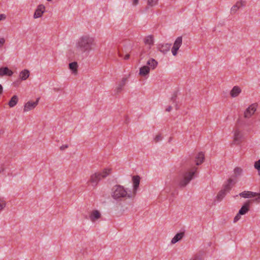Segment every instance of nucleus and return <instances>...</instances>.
<instances>
[{"label": "nucleus", "mask_w": 260, "mask_h": 260, "mask_svg": "<svg viewBox=\"0 0 260 260\" xmlns=\"http://www.w3.org/2000/svg\"><path fill=\"white\" fill-rule=\"evenodd\" d=\"M241 214H239V213H238L236 215V216L235 217L234 219V222H236L237 221H238L241 218Z\"/></svg>", "instance_id": "obj_34"}, {"label": "nucleus", "mask_w": 260, "mask_h": 260, "mask_svg": "<svg viewBox=\"0 0 260 260\" xmlns=\"http://www.w3.org/2000/svg\"><path fill=\"white\" fill-rule=\"evenodd\" d=\"M29 76V72L27 70H24L20 73V77L22 80H26Z\"/></svg>", "instance_id": "obj_25"}, {"label": "nucleus", "mask_w": 260, "mask_h": 260, "mask_svg": "<svg viewBox=\"0 0 260 260\" xmlns=\"http://www.w3.org/2000/svg\"><path fill=\"white\" fill-rule=\"evenodd\" d=\"M129 51V49H122V50L120 49L118 50V55L120 57H122L123 56L124 53H128Z\"/></svg>", "instance_id": "obj_31"}, {"label": "nucleus", "mask_w": 260, "mask_h": 260, "mask_svg": "<svg viewBox=\"0 0 260 260\" xmlns=\"http://www.w3.org/2000/svg\"><path fill=\"white\" fill-rule=\"evenodd\" d=\"M258 196H260V193H258Z\"/></svg>", "instance_id": "obj_47"}, {"label": "nucleus", "mask_w": 260, "mask_h": 260, "mask_svg": "<svg viewBox=\"0 0 260 260\" xmlns=\"http://www.w3.org/2000/svg\"><path fill=\"white\" fill-rule=\"evenodd\" d=\"M144 43L145 44L149 45L150 46L153 44V37L151 35L146 37L144 39Z\"/></svg>", "instance_id": "obj_28"}, {"label": "nucleus", "mask_w": 260, "mask_h": 260, "mask_svg": "<svg viewBox=\"0 0 260 260\" xmlns=\"http://www.w3.org/2000/svg\"><path fill=\"white\" fill-rule=\"evenodd\" d=\"M147 64L149 66L150 69H154L157 65V62L155 59L151 58L147 61Z\"/></svg>", "instance_id": "obj_24"}, {"label": "nucleus", "mask_w": 260, "mask_h": 260, "mask_svg": "<svg viewBox=\"0 0 260 260\" xmlns=\"http://www.w3.org/2000/svg\"><path fill=\"white\" fill-rule=\"evenodd\" d=\"M95 43L94 39L89 36H84L81 37L76 44V54L87 56L91 51Z\"/></svg>", "instance_id": "obj_1"}, {"label": "nucleus", "mask_w": 260, "mask_h": 260, "mask_svg": "<svg viewBox=\"0 0 260 260\" xmlns=\"http://www.w3.org/2000/svg\"><path fill=\"white\" fill-rule=\"evenodd\" d=\"M68 147V145H63L60 147V149L61 150H63L64 149H65L66 148H67Z\"/></svg>", "instance_id": "obj_38"}, {"label": "nucleus", "mask_w": 260, "mask_h": 260, "mask_svg": "<svg viewBox=\"0 0 260 260\" xmlns=\"http://www.w3.org/2000/svg\"><path fill=\"white\" fill-rule=\"evenodd\" d=\"M257 197L254 200H253V201L256 202L257 203L260 202V196H257Z\"/></svg>", "instance_id": "obj_39"}, {"label": "nucleus", "mask_w": 260, "mask_h": 260, "mask_svg": "<svg viewBox=\"0 0 260 260\" xmlns=\"http://www.w3.org/2000/svg\"><path fill=\"white\" fill-rule=\"evenodd\" d=\"M13 72L9 69L8 67H2L0 68V77L4 76H11Z\"/></svg>", "instance_id": "obj_13"}, {"label": "nucleus", "mask_w": 260, "mask_h": 260, "mask_svg": "<svg viewBox=\"0 0 260 260\" xmlns=\"http://www.w3.org/2000/svg\"><path fill=\"white\" fill-rule=\"evenodd\" d=\"M239 196L244 198H250L258 196V193L249 191H244L241 192L239 194Z\"/></svg>", "instance_id": "obj_14"}, {"label": "nucleus", "mask_w": 260, "mask_h": 260, "mask_svg": "<svg viewBox=\"0 0 260 260\" xmlns=\"http://www.w3.org/2000/svg\"><path fill=\"white\" fill-rule=\"evenodd\" d=\"M138 3V0H133V4L134 5H136Z\"/></svg>", "instance_id": "obj_42"}, {"label": "nucleus", "mask_w": 260, "mask_h": 260, "mask_svg": "<svg viewBox=\"0 0 260 260\" xmlns=\"http://www.w3.org/2000/svg\"><path fill=\"white\" fill-rule=\"evenodd\" d=\"M45 7L43 5H40L38 6L34 15V18L37 19L41 17L44 12Z\"/></svg>", "instance_id": "obj_9"}, {"label": "nucleus", "mask_w": 260, "mask_h": 260, "mask_svg": "<svg viewBox=\"0 0 260 260\" xmlns=\"http://www.w3.org/2000/svg\"><path fill=\"white\" fill-rule=\"evenodd\" d=\"M241 92L240 88L238 86H234L230 92V94L232 97L235 98Z\"/></svg>", "instance_id": "obj_18"}, {"label": "nucleus", "mask_w": 260, "mask_h": 260, "mask_svg": "<svg viewBox=\"0 0 260 260\" xmlns=\"http://www.w3.org/2000/svg\"><path fill=\"white\" fill-rule=\"evenodd\" d=\"M203 252H200L189 260H203Z\"/></svg>", "instance_id": "obj_29"}, {"label": "nucleus", "mask_w": 260, "mask_h": 260, "mask_svg": "<svg viewBox=\"0 0 260 260\" xmlns=\"http://www.w3.org/2000/svg\"><path fill=\"white\" fill-rule=\"evenodd\" d=\"M3 87L1 84H0V94L3 92Z\"/></svg>", "instance_id": "obj_45"}, {"label": "nucleus", "mask_w": 260, "mask_h": 260, "mask_svg": "<svg viewBox=\"0 0 260 260\" xmlns=\"http://www.w3.org/2000/svg\"><path fill=\"white\" fill-rule=\"evenodd\" d=\"M234 142L236 144H239L242 138V134L238 129H236L234 132Z\"/></svg>", "instance_id": "obj_15"}, {"label": "nucleus", "mask_w": 260, "mask_h": 260, "mask_svg": "<svg viewBox=\"0 0 260 260\" xmlns=\"http://www.w3.org/2000/svg\"><path fill=\"white\" fill-rule=\"evenodd\" d=\"M4 168H2V169H0V173L1 172V171H4Z\"/></svg>", "instance_id": "obj_46"}, {"label": "nucleus", "mask_w": 260, "mask_h": 260, "mask_svg": "<svg viewBox=\"0 0 260 260\" xmlns=\"http://www.w3.org/2000/svg\"><path fill=\"white\" fill-rule=\"evenodd\" d=\"M78 67V64L76 62H73L69 64V68L72 71L73 73L75 74L77 73V68Z\"/></svg>", "instance_id": "obj_27"}, {"label": "nucleus", "mask_w": 260, "mask_h": 260, "mask_svg": "<svg viewBox=\"0 0 260 260\" xmlns=\"http://www.w3.org/2000/svg\"><path fill=\"white\" fill-rule=\"evenodd\" d=\"M100 217L101 214L98 210L92 211L89 215V218L92 222L95 221L96 220L100 218Z\"/></svg>", "instance_id": "obj_16"}, {"label": "nucleus", "mask_w": 260, "mask_h": 260, "mask_svg": "<svg viewBox=\"0 0 260 260\" xmlns=\"http://www.w3.org/2000/svg\"><path fill=\"white\" fill-rule=\"evenodd\" d=\"M129 55L128 53H127L124 56V59H125V60H127V59H128L129 58Z\"/></svg>", "instance_id": "obj_41"}, {"label": "nucleus", "mask_w": 260, "mask_h": 260, "mask_svg": "<svg viewBox=\"0 0 260 260\" xmlns=\"http://www.w3.org/2000/svg\"><path fill=\"white\" fill-rule=\"evenodd\" d=\"M6 18V16L5 14H0V21Z\"/></svg>", "instance_id": "obj_40"}, {"label": "nucleus", "mask_w": 260, "mask_h": 260, "mask_svg": "<svg viewBox=\"0 0 260 260\" xmlns=\"http://www.w3.org/2000/svg\"><path fill=\"white\" fill-rule=\"evenodd\" d=\"M254 168L258 171H260V159L255 162Z\"/></svg>", "instance_id": "obj_32"}, {"label": "nucleus", "mask_w": 260, "mask_h": 260, "mask_svg": "<svg viewBox=\"0 0 260 260\" xmlns=\"http://www.w3.org/2000/svg\"><path fill=\"white\" fill-rule=\"evenodd\" d=\"M236 183L233 179H229L228 181V183L224 186V189L220 190L216 196L217 200L218 201H221L222 199L225 197L227 192L231 189L233 185Z\"/></svg>", "instance_id": "obj_5"}, {"label": "nucleus", "mask_w": 260, "mask_h": 260, "mask_svg": "<svg viewBox=\"0 0 260 260\" xmlns=\"http://www.w3.org/2000/svg\"><path fill=\"white\" fill-rule=\"evenodd\" d=\"M257 106V104L255 103L251 105L247 108L244 112V117L246 118L250 117L256 111Z\"/></svg>", "instance_id": "obj_6"}, {"label": "nucleus", "mask_w": 260, "mask_h": 260, "mask_svg": "<svg viewBox=\"0 0 260 260\" xmlns=\"http://www.w3.org/2000/svg\"><path fill=\"white\" fill-rule=\"evenodd\" d=\"M176 94H174L171 98V100L173 101H174L175 100V99L176 98Z\"/></svg>", "instance_id": "obj_44"}, {"label": "nucleus", "mask_w": 260, "mask_h": 260, "mask_svg": "<svg viewBox=\"0 0 260 260\" xmlns=\"http://www.w3.org/2000/svg\"><path fill=\"white\" fill-rule=\"evenodd\" d=\"M243 170L241 168L237 167L234 170L233 177L235 178L239 177L242 175Z\"/></svg>", "instance_id": "obj_26"}, {"label": "nucleus", "mask_w": 260, "mask_h": 260, "mask_svg": "<svg viewBox=\"0 0 260 260\" xmlns=\"http://www.w3.org/2000/svg\"><path fill=\"white\" fill-rule=\"evenodd\" d=\"M171 110H172V107H171V106H169V107L166 109V111H167V112H170Z\"/></svg>", "instance_id": "obj_43"}, {"label": "nucleus", "mask_w": 260, "mask_h": 260, "mask_svg": "<svg viewBox=\"0 0 260 260\" xmlns=\"http://www.w3.org/2000/svg\"><path fill=\"white\" fill-rule=\"evenodd\" d=\"M243 6H244V4L242 2H237L232 7L231 9V12L232 13H235L237 10Z\"/></svg>", "instance_id": "obj_22"}, {"label": "nucleus", "mask_w": 260, "mask_h": 260, "mask_svg": "<svg viewBox=\"0 0 260 260\" xmlns=\"http://www.w3.org/2000/svg\"><path fill=\"white\" fill-rule=\"evenodd\" d=\"M251 203V201L248 200L246 202L244 205L241 208V209L239 211V214L244 215L249 210V207Z\"/></svg>", "instance_id": "obj_11"}, {"label": "nucleus", "mask_w": 260, "mask_h": 260, "mask_svg": "<svg viewBox=\"0 0 260 260\" xmlns=\"http://www.w3.org/2000/svg\"><path fill=\"white\" fill-rule=\"evenodd\" d=\"M204 160V154L202 152L198 153L195 157V161L197 165L201 164Z\"/></svg>", "instance_id": "obj_17"}, {"label": "nucleus", "mask_w": 260, "mask_h": 260, "mask_svg": "<svg viewBox=\"0 0 260 260\" xmlns=\"http://www.w3.org/2000/svg\"><path fill=\"white\" fill-rule=\"evenodd\" d=\"M197 170V168L194 167L189 170L185 172L179 181V186L181 187H185L193 178Z\"/></svg>", "instance_id": "obj_3"}, {"label": "nucleus", "mask_w": 260, "mask_h": 260, "mask_svg": "<svg viewBox=\"0 0 260 260\" xmlns=\"http://www.w3.org/2000/svg\"><path fill=\"white\" fill-rule=\"evenodd\" d=\"M182 43V37H178L175 40L172 48L179 50Z\"/></svg>", "instance_id": "obj_20"}, {"label": "nucleus", "mask_w": 260, "mask_h": 260, "mask_svg": "<svg viewBox=\"0 0 260 260\" xmlns=\"http://www.w3.org/2000/svg\"><path fill=\"white\" fill-rule=\"evenodd\" d=\"M47 1L50 2V1H51L52 0H47Z\"/></svg>", "instance_id": "obj_48"}, {"label": "nucleus", "mask_w": 260, "mask_h": 260, "mask_svg": "<svg viewBox=\"0 0 260 260\" xmlns=\"http://www.w3.org/2000/svg\"><path fill=\"white\" fill-rule=\"evenodd\" d=\"M6 206L5 202L0 198V210L4 209Z\"/></svg>", "instance_id": "obj_33"}, {"label": "nucleus", "mask_w": 260, "mask_h": 260, "mask_svg": "<svg viewBox=\"0 0 260 260\" xmlns=\"http://www.w3.org/2000/svg\"><path fill=\"white\" fill-rule=\"evenodd\" d=\"M150 72V68L147 66H144L140 69L139 74L142 76H145Z\"/></svg>", "instance_id": "obj_19"}, {"label": "nucleus", "mask_w": 260, "mask_h": 260, "mask_svg": "<svg viewBox=\"0 0 260 260\" xmlns=\"http://www.w3.org/2000/svg\"><path fill=\"white\" fill-rule=\"evenodd\" d=\"M140 178L138 176H134L133 177V191L132 192L134 194V197L136 194L137 189L139 186Z\"/></svg>", "instance_id": "obj_8"}, {"label": "nucleus", "mask_w": 260, "mask_h": 260, "mask_svg": "<svg viewBox=\"0 0 260 260\" xmlns=\"http://www.w3.org/2000/svg\"><path fill=\"white\" fill-rule=\"evenodd\" d=\"M5 42V40L4 38H0V46L4 45Z\"/></svg>", "instance_id": "obj_37"}, {"label": "nucleus", "mask_w": 260, "mask_h": 260, "mask_svg": "<svg viewBox=\"0 0 260 260\" xmlns=\"http://www.w3.org/2000/svg\"><path fill=\"white\" fill-rule=\"evenodd\" d=\"M161 140V136L159 135H157L155 138V140L156 142H158L159 141Z\"/></svg>", "instance_id": "obj_36"}, {"label": "nucleus", "mask_w": 260, "mask_h": 260, "mask_svg": "<svg viewBox=\"0 0 260 260\" xmlns=\"http://www.w3.org/2000/svg\"><path fill=\"white\" fill-rule=\"evenodd\" d=\"M39 99H40L38 98L35 102L29 101L26 103L24 105V111L26 112L35 108L38 104Z\"/></svg>", "instance_id": "obj_7"}, {"label": "nucleus", "mask_w": 260, "mask_h": 260, "mask_svg": "<svg viewBox=\"0 0 260 260\" xmlns=\"http://www.w3.org/2000/svg\"><path fill=\"white\" fill-rule=\"evenodd\" d=\"M184 236V233H179L177 234L171 240L172 244H175L180 240Z\"/></svg>", "instance_id": "obj_21"}, {"label": "nucleus", "mask_w": 260, "mask_h": 260, "mask_svg": "<svg viewBox=\"0 0 260 260\" xmlns=\"http://www.w3.org/2000/svg\"><path fill=\"white\" fill-rule=\"evenodd\" d=\"M127 80V78H123L121 81L118 83L117 86L114 90L115 94H118L121 91L123 87L125 85L126 83Z\"/></svg>", "instance_id": "obj_10"}, {"label": "nucleus", "mask_w": 260, "mask_h": 260, "mask_svg": "<svg viewBox=\"0 0 260 260\" xmlns=\"http://www.w3.org/2000/svg\"><path fill=\"white\" fill-rule=\"evenodd\" d=\"M158 0H148L147 5L149 7H154L157 5Z\"/></svg>", "instance_id": "obj_30"}, {"label": "nucleus", "mask_w": 260, "mask_h": 260, "mask_svg": "<svg viewBox=\"0 0 260 260\" xmlns=\"http://www.w3.org/2000/svg\"><path fill=\"white\" fill-rule=\"evenodd\" d=\"M112 197L116 201H121L122 199L132 198L134 197V194H132L131 191H128L123 186L120 185H116L113 187L111 191Z\"/></svg>", "instance_id": "obj_2"}, {"label": "nucleus", "mask_w": 260, "mask_h": 260, "mask_svg": "<svg viewBox=\"0 0 260 260\" xmlns=\"http://www.w3.org/2000/svg\"><path fill=\"white\" fill-rule=\"evenodd\" d=\"M171 46V44L166 43L162 44H159L158 45V49L162 53H166L170 50Z\"/></svg>", "instance_id": "obj_12"}, {"label": "nucleus", "mask_w": 260, "mask_h": 260, "mask_svg": "<svg viewBox=\"0 0 260 260\" xmlns=\"http://www.w3.org/2000/svg\"><path fill=\"white\" fill-rule=\"evenodd\" d=\"M111 169H106L102 173H95L90 176L88 182L93 187H95L98 184L99 181L101 179V177L105 178L111 173Z\"/></svg>", "instance_id": "obj_4"}, {"label": "nucleus", "mask_w": 260, "mask_h": 260, "mask_svg": "<svg viewBox=\"0 0 260 260\" xmlns=\"http://www.w3.org/2000/svg\"><path fill=\"white\" fill-rule=\"evenodd\" d=\"M178 49H175L174 48H172V53L174 56H176L177 54Z\"/></svg>", "instance_id": "obj_35"}, {"label": "nucleus", "mask_w": 260, "mask_h": 260, "mask_svg": "<svg viewBox=\"0 0 260 260\" xmlns=\"http://www.w3.org/2000/svg\"><path fill=\"white\" fill-rule=\"evenodd\" d=\"M18 101V98L17 95H15L13 96L12 98L11 99L10 101L8 103V105L10 106V107H13L17 104Z\"/></svg>", "instance_id": "obj_23"}]
</instances>
